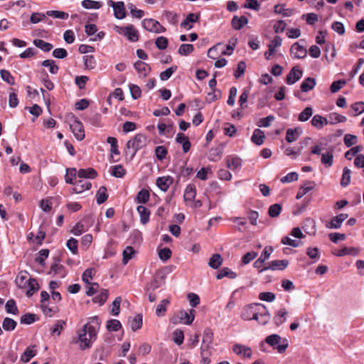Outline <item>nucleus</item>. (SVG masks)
Segmentation results:
<instances>
[{"mask_svg":"<svg viewBox=\"0 0 364 364\" xmlns=\"http://www.w3.org/2000/svg\"><path fill=\"white\" fill-rule=\"evenodd\" d=\"M100 325L101 321L97 316L91 317L90 322L83 326L77 338H74L73 342L75 343L80 342V348L82 350L90 348L97 338Z\"/></svg>","mask_w":364,"mask_h":364,"instance_id":"f257e3e1","label":"nucleus"},{"mask_svg":"<svg viewBox=\"0 0 364 364\" xmlns=\"http://www.w3.org/2000/svg\"><path fill=\"white\" fill-rule=\"evenodd\" d=\"M147 138L144 134H136L132 139H129L126 144L127 150L134 156L136 151L146 145Z\"/></svg>","mask_w":364,"mask_h":364,"instance_id":"f03ea898","label":"nucleus"},{"mask_svg":"<svg viewBox=\"0 0 364 364\" xmlns=\"http://www.w3.org/2000/svg\"><path fill=\"white\" fill-rule=\"evenodd\" d=\"M196 311L193 309L190 310V313L181 310L178 313L176 316L171 318V321L173 324L183 323L186 325H190L193 323L195 318Z\"/></svg>","mask_w":364,"mask_h":364,"instance_id":"7ed1b4c3","label":"nucleus"},{"mask_svg":"<svg viewBox=\"0 0 364 364\" xmlns=\"http://www.w3.org/2000/svg\"><path fill=\"white\" fill-rule=\"evenodd\" d=\"M260 303H253L245 306L242 311L240 317L245 321L255 320L257 319V311L259 309V306Z\"/></svg>","mask_w":364,"mask_h":364,"instance_id":"20e7f679","label":"nucleus"},{"mask_svg":"<svg viewBox=\"0 0 364 364\" xmlns=\"http://www.w3.org/2000/svg\"><path fill=\"white\" fill-rule=\"evenodd\" d=\"M141 24L144 29L151 33H161L166 31V28L159 21L153 18H145L142 21Z\"/></svg>","mask_w":364,"mask_h":364,"instance_id":"39448f33","label":"nucleus"},{"mask_svg":"<svg viewBox=\"0 0 364 364\" xmlns=\"http://www.w3.org/2000/svg\"><path fill=\"white\" fill-rule=\"evenodd\" d=\"M115 30L120 34L124 35L127 39L132 42H136L139 40V33L133 25L120 27L116 26Z\"/></svg>","mask_w":364,"mask_h":364,"instance_id":"423d86ee","label":"nucleus"},{"mask_svg":"<svg viewBox=\"0 0 364 364\" xmlns=\"http://www.w3.org/2000/svg\"><path fill=\"white\" fill-rule=\"evenodd\" d=\"M107 5L113 9L114 16L117 19H123L126 16L125 6L123 1H107Z\"/></svg>","mask_w":364,"mask_h":364,"instance_id":"0eeeda50","label":"nucleus"},{"mask_svg":"<svg viewBox=\"0 0 364 364\" xmlns=\"http://www.w3.org/2000/svg\"><path fill=\"white\" fill-rule=\"evenodd\" d=\"M311 140V138H305L303 141L299 142V146L297 148L295 147H287L284 149L285 155L291 156L292 159H296L301 154V150L306 146L309 142Z\"/></svg>","mask_w":364,"mask_h":364,"instance_id":"6e6552de","label":"nucleus"},{"mask_svg":"<svg viewBox=\"0 0 364 364\" xmlns=\"http://www.w3.org/2000/svg\"><path fill=\"white\" fill-rule=\"evenodd\" d=\"M281 337L277 334H272L266 338V342L282 353L287 349L288 345H279Z\"/></svg>","mask_w":364,"mask_h":364,"instance_id":"1a4fd4ad","label":"nucleus"},{"mask_svg":"<svg viewBox=\"0 0 364 364\" xmlns=\"http://www.w3.org/2000/svg\"><path fill=\"white\" fill-rule=\"evenodd\" d=\"M289 264V261L287 259H282V260H273L271 261L267 266L262 267V269L259 270V272L262 273L266 270H284L285 269Z\"/></svg>","mask_w":364,"mask_h":364,"instance_id":"9d476101","label":"nucleus"},{"mask_svg":"<svg viewBox=\"0 0 364 364\" xmlns=\"http://www.w3.org/2000/svg\"><path fill=\"white\" fill-rule=\"evenodd\" d=\"M70 128L77 140L82 141L85 139L84 127L78 119H75L73 122L70 124Z\"/></svg>","mask_w":364,"mask_h":364,"instance_id":"9b49d317","label":"nucleus"},{"mask_svg":"<svg viewBox=\"0 0 364 364\" xmlns=\"http://www.w3.org/2000/svg\"><path fill=\"white\" fill-rule=\"evenodd\" d=\"M301 41H304L301 40L299 42H296L291 47V54L294 58L301 59L306 56L307 50L304 46L300 44Z\"/></svg>","mask_w":364,"mask_h":364,"instance_id":"f8f14e48","label":"nucleus"},{"mask_svg":"<svg viewBox=\"0 0 364 364\" xmlns=\"http://www.w3.org/2000/svg\"><path fill=\"white\" fill-rule=\"evenodd\" d=\"M259 309L257 311V319L255 320L259 324L265 325L269 321L271 318V314L265 305L262 304L260 306H259Z\"/></svg>","mask_w":364,"mask_h":364,"instance_id":"ddd939ff","label":"nucleus"},{"mask_svg":"<svg viewBox=\"0 0 364 364\" xmlns=\"http://www.w3.org/2000/svg\"><path fill=\"white\" fill-rule=\"evenodd\" d=\"M303 71L298 66H294L287 74L286 82L288 85H293L301 79Z\"/></svg>","mask_w":364,"mask_h":364,"instance_id":"4468645a","label":"nucleus"},{"mask_svg":"<svg viewBox=\"0 0 364 364\" xmlns=\"http://www.w3.org/2000/svg\"><path fill=\"white\" fill-rule=\"evenodd\" d=\"M232 351L237 355L247 358H250L252 355V350L250 347L239 343H236L233 346Z\"/></svg>","mask_w":364,"mask_h":364,"instance_id":"2eb2a0df","label":"nucleus"},{"mask_svg":"<svg viewBox=\"0 0 364 364\" xmlns=\"http://www.w3.org/2000/svg\"><path fill=\"white\" fill-rule=\"evenodd\" d=\"M92 184L90 181L79 178L75 181L74 187L72 188V193H81L85 190L90 189Z\"/></svg>","mask_w":364,"mask_h":364,"instance_id":"dca6fc26","label":"nucleus"},{"mask_svg":"<svg viewBox=\"0 0 364 364\" xmlns=\"http://www.w3.org/2000/svg\"><path fill=\"white\" fill-rule=\"evenodd\" d=\"M173 182V178L170 176H167L157 178L156 183L162 191L166 192Z\"/></svg>","mask_w":364,"mask_h":364,"instance_id":"f3484780","label":"nucleus"},{"mask_svg":"<svg viewBox=\"0 0 364 364\" xmlns=\"http://www.w3.org/2000/svg\"><path fill=\"white\" fill-rule=\"evenodd\" d=\"M288 311L285 308H281L276 311L273 321L277 326H280L287 321Z\"/></svg>","mask_w":364,"mask_h":364,"instance_id":"a211bd4d","label":"nucleus"},{"mask_svg":"<svg viewBox=\"0 0 364 364\" xmlns=\"http://www.w3.org/2000/svg\"><path fill=\"white\" fill-rule=\"evenodd\" d=\"M301 134L302 129L299 127L294 129H288L286 133V141L288 143L294 142L298 139Z\"/></svg>","mask_w":364,"mask_h":364,"instance_id":"6ab92c4d","label":"nucleus"},{"mask_svg":"<svg viewBox=\"0 0 364 364\" xmlns=\"http://www.w3.org/2000/svg\"><path fill=\"white\" fill-rule=\"evenodd\" d=\"M97 176V171L92 168H80L77 171V178L82 179H92Z\"/></svg>","mask_w":364,"mask_h":364,"instance_id":"aec40b11","label":"nucleus"},{"mask_svg":"<svg viewBox=\"0 0 364 364\" xmlns=\"http://www.w3.org/2000/svg\"><path fill=\"white\" fill-rule=\"evenodd\" d=\"M199 20V14L190 13L185 20L181 23V26L190 30L193 28V23Z\"/></svg>","mask_w":364,"mask_h":364,"instance_id":"412c9836","label":"nucleus"},{"mask_svg":"<svg viewBox=\"0 0 364 364\" xmlns=\"http://www.w3.org/2000/svg\"><path fill=\"white\" fill-rule=\"evenodd\" d=\"M134 68L138 72L139 75L142 77H146L149 74V73L151 71L150 66L147 63H146L143 61H141V60L136 61L134 64Z\"/></svg>","mask_w":364,"mask_h":364,"instance_id":"4be33fe9","label":"nucleus"},{"mask_svg":"<svg viewBox=\"0 0 364 364\" xmlns=\"http://www.w3.org/2000/svg\"><path fill=\"white\" fill-rule=\"evenodd\" d=\"M176 141L182 145L183 151L184 153H187L190 150L191 144L189 139L183 133L177 134Z\"/></svg>","mask_w":364,"mask_h":364,"instance_id":"5701e85b","label":"nucleus"},{"mask_svg":"<svg viewBox=\"0 0 364 364\" xmlns=\"http://www.w3.org/2000/svg\"><path fill=\"white\" fill-rule=\"evenodd\" d=\"M247 23L248 18L245 16L240 17L235 16L231 21L232 28L237 31L242 29Z\"/></svg>","mask_w":364,"mask_h":364,"instance_id":"b1692460","label":"nucleus"},{"mask_svg":"<svg viewBox=\"0 0 364 364\" xmlns=\"http://www.w3.org/2000/svg\"><path fill=\"white\" fill-rule=\"evenodd\" d=\"M28 273L26 271H21L17 275L15 282L17 287L20 289L26 288L27 283L29 281L28 278Z\"/></svg>","mask_w":364,"mask_h":364,"instance_id":"393cba45","label":"nucleus"},{"mask_svg":"<svg viewBox=\"0 0 364 364\" xmlns=\"http://www.w3.org/2000/svg\"><path fill=\"white\" fill-rule=\"evenodd\" d=\"M316 85V80L313 77H308L301 82L300 85L301 91L303 92H308L313 90Z\"/></svg>","mask_w":364,"mask_h":364,"instance_id":"a878e982","label":"nucleus"},{"mask_svg":"<svg viewBox=\"0 0 364 364\" xmlns=\"http://www.w3.org/2000/svg\"><path fill=\"white\" fill-rule=\"evenodd\" d=\"M264 132L260 129H255L251 136V141L257 146L262 145L264 143Z\"/></svg>","mask_w":364,"mask_h":364,"instance_id":"bb28decb","label":"nucleus"},{"mask_svg":"<svg viewBox=\"0 0 364 364\" xmlns=\"http://www.w3.org/2000/svg\"><path fill=\"white\" fill-rule=\"evenodd\" d=\"M314 186L315 183L314 181H306L302 186H301L299 191L296 193V198L297 200L301 199L305 194L313 190Z\"/></svg>","mask_w":364,"mask_h":364,"instance_id":"cd10ccee","label":"nucleus"},{"mask_svg":"<svg viewBox=\"0 0 364 364\" xmlns=\"http://www.w3.org/2000/svg\"><path fill=\"white\" fill-rule=\"evenodd\" d=\"M26 288L28 290L26 292V295L28 297H31L33 295V294L37 291L40 287L37 282V280L34 278H29V281L27 283Z\"/></svg>","mask_w":364,"mask_h":364,"instance_id":"c85d7f7f","label":"nucleus"},{"mask_svg":"<svg viewBox=\"0 0 364 364\" xmlns=\"http://www.w3.org/2000/svg\"><path fill=\"white\" fill-rule=\"evenodd\" d=\"M50 274L58 275L61 278H63L66 275L65 267L58 262H54L50 266Z\"/></svg>","mask_w":364,"mask_h":364,"instance_id":"c756f323","label":"nucleus"},{"mask_svg":"<svg viewBox=\"0 0 364 364\" xmlns=\"http://www.w3.org/2000/svg\"><path fill=\"white\" fill-rule=\"evenodd\" d=\"M196 196V188L195 185L188 184L184 192L183 198L186 201H192L195 199Z\"/></svg>","mask_w":364,"mask_h":364,"instance_id":"7c9ffc66","label":"nucleus"},{"mask_svg":"<svg viewBox=\"0 0 364 364\" xmlns=\"http://www.w3.org/2000/svg\"><path fill=\"white\" fill-rule=\"evenodd\" d=\"M137 211L140 216V222L145 225L149 221L150 211L144 205H139L137 207Z\"/></svg>","mask_w":364,"mask_h":364,"instance_id":"2f4dec72","label":"nucleus"},{"mask_svg":"<svg viewBox=\"0 0 364 364\" xmlns=\"http://www.w3.org/2000/svg\"><path fill=\"white\" fill-rule=\"evenodd\" d=\"M129 323L133 331L140 329L142 326V316L137 314L134 318H129Z\"/></svg>","mask_w":364,"mask_h":364,"instance_id":"473e14b6","label":"nucleus"},{"mask_svg":"<svg viewBox=\"0 0 364 364\" xmlns=\"http://www.w3.org/2000/svg\"><path fill=\"white\" fill-rule=\"evenodd\" d=\"M34 348L35 346L27 347L21 357V360L23 363L29 362L30 360L36 355V351L34 350Z\"/></svg>","mask_w":364,"mask_h":364,"instance_id":"72a5a7b5","label":"nucleus"},{"mask_svg":"<svg viewBox=\"0 0 364 364\" xmlns=\"http://www.w3.org/2000/svg\"><path fill=\"white\" fill-rule=\"evenodd\" d=\"M33 43L35 46L40 48L44 52H49L53 48V44L48 42H46L42 39H35L33 40Z\"/></svg>","mask_w":364,"mask_h":364,"instance_id":"f704fd0d","label":"nucleus"},{"mask_svg":"<svg viewBox=\"0 0 364 364\" xmlns=\"http://www.w3.org/2000/svg\"><path fill=\"white\" fill-rule=\"evenodd\" d=\"M77 177V171L75 168H68L66 170V174L65 176V180L67 183L75 185V180Z\"/></svg>","mask_w":364,"mask_h":364,"instance_id":"c9c22d12","label":"nucleus"},{"mask_svg":"<svg viewBox=\"0 0 364 364\" xmlns=\"http://www.w3.org/2000/svg\"><path fill=\"white\" fill-rule=\"evenodd\" d=\"M109 296V291L107 289H102L100 294L92 299L94 303H97L100 306L103 305L107 301Z\"/></svg>","mask_w":364,"mask_h":364,"instance_id":"e433bc0d","label":"nucleus"},{"mask_svg":"<svg viewBox=\"0 0 364 364\" xmlns=\"http://www.w3.org/2000/svg\"><path fill=\"white\" fill-rule=\"evenodd\" d=\"M108 198V194L107 193V188L105 186H101L96 194V201L99 205L105 203Z\"/></svg>","mask_w":364,"mask_h":364,"instance_id":"4c0bfd02","label":"nucleus"},{"mask_svg":"<svg viewBox=\"0 0 364 364\" xmlns=\"http://www.w3.org/2000/svg\"><path fill=\"white\" fill-rule=\"evenodd\" d=\"M225 277L230 279H235L237 277V274L228 267H223L218 273L216 278L217 279H221Z\"/></svg>","mask_w":364,"mask_h":364,"instance_id":"58836bf2","label":"nucleus"},{"mask_svg":"<svg viewBox=\"0 0 364 364\" xmlns=\"http://www.w3.org/2000/svg\"><path fill=\"white\" fill-rule=\"evenodd\" d=\"M223 263L220 255L215 254L209 259L208 265L213 269H218Z\"/></svg>","mask_w":364,"mask_h":364,"instance_id":"ea45409f","label":"nucleus"},{"mask_svg":"<svg viewBox=\"0 0 364 364\" xmlns=\"http://www.w3.org/2000/svg\"><path fill=\"white\" fill-rule=\"evenodd\" d=\"M82 6L86 9H99L102 7V3L93 0H83Z\"/></svg>","mask_w":364,"mask_h":364,"instance_id":"a19ab883","label":"nucleus"},{"mask_svg":"<svg viewBox=\"0 0 364 364\" xmlns=\"http://www.w3.org/2000/svg\"><path fill=\"white\" fill-rule=\"evenodd\" d=\"M311 123L316 128L321 129L323 127V124L328 123V120L321 115L316 114L313 117Z\"/></svg>","mask_w":364,"mask_h":364,"instance_id":"79ce46f5","label":"nucleus"},{"mask_svg":"<svg viewBox=\"0 0 364 364\" xmlns=\"http://www.w3.org/2000/svg\"><path fill=\"white\" fill-rule=\"evenodd\" d=\"M16 325V321L9 317H6L2 322V328L7 331H14Z\"/></svg>","mask_w":364,"mask_h":364,"instance_id":"37998d69","label":"nucleus"},{"mask_svg":"<svg viewBox=\"0 0 364 364\" xmlns=\"http://www.w3.org/2000/svg\"><path fill=\"white\" fill-rule=\"evenodd\" d=\"M66 326V321L64 320H58L55 321V324L52 328H50V331L52 334H55L59 336L61 333V331Z\"/></svg>","mask_w":364,"mask_h":364,"instance_id":"c03bdc74","label":"nucleus"},{"mask_svg":"<svg viewBox=\"0 0 364 364\" xmlns=\"http://www.w3.org/2000/svg\"><path fill=\"white\" fill-rule=\"evenodd\" d=\"M41 65L49 68V71L51 74H56L59 70V67L53 60H45L41 62Z\"/></svg>","mask_w":364,"mask_h":364,"instance_id":"a18cd8bd","label":"nucleus"},{"mask_svg":"<svg viewBox=\"0 0 364 364\" xmlns=\"http://www.w3.org/2000/svg\"><path fill=\"white\" fill-rule=\"evenodd\" d=\"M170 304V300L168 299H163L160 301L156 309V314L157 316H164L166 311V306Z\"/></svg>","mask_w":364,"mask_h":364,"instance_id":"49530a36","label":"nucleus"},{"mask_svg":"<svg viewBox=\"0 0 364 364\" xmlns=\"http://www.w3.org/2000/svg\"><path fill=\"white\" fill-rule=\"evenodd\" d=\"M341 226V214L333 218L329 222L326 223V227L330 229H337Z\"/></svg>","mask_w":364,"mask_h":364,"instance_id":"de8ad7c7","label":"nucleus"},{"mask_svg":"<svg viewBox=\"0 0 364 364\" xmlns=\"http://www.w3.org/2000/svg\"><path fill=\"white\" fill-rule=\"evenodd\" d=\"M5 309L8 314L14 315L18 314V309L16 306V301L14 299H9L7 301L5 305Z\"/></svg>","mask_w":364,"mask_h":364,"instance_id":"09e8293b","label":"nucleus"},{"mask_svg":"<svg viewBox=\"0 0 364 364\" xmlns=\"http://www.w3.org/2000/svg\"><path fill=\"white\" fill-rule=\"evenodd\" d=\"M149 192L146 189H141L136 196V201L139 203H146L149 200Z\"/></svg>","mask_w":364,"mask_h":364,"instance_id":"8fccbe9b","label":"nucleus"},{"mask_svg":"<svg viewBox=\"0 0 364 364\" xmlns=\"http://www.w3.org/2000/svg\"><path fill=\"white\" fill-rule=\"evenodd\" d=\"M274 13L280 14L283 16H291L293 14V9H285L284 5L277 4L274 6Z\"/></svg>","mask_w":364,"mask_h":364,"instance_id":"3c124183","label":"nucleus"},{"mask_svg":"<svg viewBox=\"0 0 364 364\" xmlns=\"http://www.w3.org/2000/svg\"><path fill=\"white\" fill-rule=\"evenodd\" d=\"M38 319V317L34 314L28 313L21 316L20 322L23 324H31Z\"/></svg>","mask_w":364,"mask_h":364,"instance_id":"603ef678","label":"nucleus"},{"mask_svg":"<svg viewBox=\"0 0 364 364\" xmlns=\"http://www.w3.org/2000/svg\"><path fill=\"white\" fill-rule=\"evenodd\" d=\"M46 15L48 16H51L55 18H60V19H68L69 17L68 13L61 11H46Z\"/></svg>","mask_w":364,"mask_h":364,"instance_id":"864d4df0","label":"nucleus"},{"mask_svg":"<svg viewBox=\"0 0 364 364\" xmlns=\"http://www.w3.org/2000/svg\"><path fill=\"white\" fill-rule=\"evenodd\" d=\"M106 327L109 331H118L122 328V324L117 319H110L107 322Z\"/></svg>","mask_w":364,"mask_h":364,"instance_id":"5fc2aeb1","label":"nucleus"},{"mask_svg":"<svg viewBox=\"0 0 364 364\" xmlns=\"http://www.w3.org/2000/svg\"><path fill=\"white\" fill-rule=\"evenodd\" d=\"M313 110L311 107H306L298 117V120L300 122L307 121L312 115Z\"/></svg>","mask_w":364,"mask_h":364,"instance_id":"6e6d98bb","label":"nucleus"},{"mask_svg":"<svg viewBox=\"0 0 364 364\" xmlns=\"http://www.w3.org/2000/svg\"><path fill=\"white\" fill-rule=\"evenodd\" d=\"M194 50V47L192 44H182L178 48V53L181 55H188Z\"/></svg>","mask_w":364,"mask_h":364,"instance_id":"4d7b16f0","label":"nucleus"},{"mask_svg":"<svg viewBox=\"0 0 364 364\" xmlns=\"http://www.w3.org/2000/svg\"><path fill=\"white\" fill-rule=\"evenodd\" d=\"M178 67L177 66H171L168 68H167L166 70L161 72L160 73V79L162 81H166L167 80H168L171 76L173 75V73L176 71Z\"/></svg>","mask_w":364,"mask_h":364,"instance_id":"13d9d810","label":"nucleus"},{"mask_svg":"<svg viewBox=\"0 0 364 364\" xmlns=\"http://www.w3.org/2000/svg\"><path fill=\"white\" fill-rule=\"evenodd\" d=\"M242 166V160L237 157H233L227 160V166L232 169L235 170Z\"/></svg>","mask_w":364,"mask_h":364,"instance_id":"bf43d9fd","label":"nucleus"},{"mask_svg":"<svg viewBox=\"0 0 364 364\" xmlns=\"http://www.w3.org/2000/svg\"><path fill=\"white\" fill-rule=\"evenodd\" d=\"M112 175L116 178H122L126 171L122 165H116L112 167Z\"/></svg>","mask_w":364,"mask_h":364,"instance_id":"052dcab7","label":"nucleus"},{"mask_svg":"<svg viewBox=\"0 0 364 364\" xmlns=\"http://www.w3.org/2000/svg\"><path fill=\"white\" fill-rule=\"evenodd\" d=\"M282 211V205L278 203L273 204L269 206L268 214L271 218L277 217Z\"/></svg>","mask_w":364,"mask_h":364,"instance_id":"680f3d73","label":"nucleus"},{"mask_svg":"<svg viewBox=\"0 0 364 364\" xmlns=\"http://www.w3.org/2000/svg\"><path fill=\"white\" fill-rule=\"evenodd\" d=\"M213 341V331H211V329H210L208 328H205L203 333L202 343L212 345Z\"/></svg>","mask_w":364,"mask_h":364,"instance_id":"e2e57ef3","label":"nucleus"},{"mask_svg":"<svg viewBox=\"0 0 364 364\" xmlns=\"http://www.w3.org/2000/svg\"><path fill=\"white\" fill-rule=\"evenodd\" d=\"M41 308L43 314L48 317H52L58 310V307H49L46 304H41Z\"/></svg>","mask_w":364,"mask_h":364,"instance_id":"0e129e2a","label":"nucleus"},{"mask_svg":"<svg viewBox=\"0 0 364 364\" xmlns=\"http://www.w3.org/2000/svg\"><path fill=\"white\" fill-rule=\"evenodd\" d=\"M128 8L130 10L131 15L133 18H141L144 16V11L138 9L134 4H129Z\"/></svg>","mask_w":364,"mask_h":364,"instance_id":"69168bd1","label":"nucleus"},{"mask_svg":"<svg viewBox=\"0 0 364 364\" xmlns=\"http://www.w3.org/2000/svg\"><path fill=\"white\" fill-rule=\"evenodd\" d=\"M134 253V250L132 247L127 246L123 251V259L122 262L124 264H127L129 259H132L133 254Z\"/></svg>","mask_w":364,"mask_h":364,"instance_id":"338daca9","label":"nucleus"},{"mask_svg":"<svg viewBox=\"0 0 364 364\" xmlns=\"http://www.w3.org/2000/svg\"><path fill=\"white\" fill-rule=\"evenodd\" d=\"M1 77L3 80L6 82L8 84L13 85L15 83L14 77L11 75L10 72L6 70H0Z\"/></svg>","mask_w":364,"mask_h":364,"instance_id":"774afa93","label":"nucleus"}]
</instances>
